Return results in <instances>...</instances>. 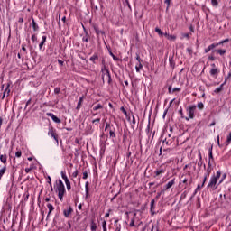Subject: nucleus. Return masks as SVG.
I'll use <instances>...</instances> for the list:
<instances>
[{
    "label": "nucleus",
    "instance_id": "obj_35",
    "mask_svg": "<svg viewBox=\"0 0 231 231\" xmlns=\"http://www.w3.org/2000/svg\"><path fill=\"white\" fill-rule=\"evenodd\" d=\"M155 32L156 33H158V35H160V37H163V32L162 31V29L156 27Z\"/></svg>",
    "mask_w": 231,
    "mask_h": 231
},
{
    "label": "nucleus",
    "instance_id": "obj_25",
    "mask_svg": "<svg viewBox=\"0 0 231 231\" xmlns=\"http://www.w3.org/2000/svg\"><path fill=\"white\" fill-rule=\"evenodd\" d=\"M94 30H95L97 35H100V34L101 35H106V32L104 31H101L100 29H98L97 26H95Z\"/></svg>",
    "mask_w": 231,
    "mask_h": 231
},
{
    "label": "nucleus",
    "instance_id": "obj_30",
    "mask_svg": "<svg viewBox=\"0 0 231 231\" xmlns=\"http://www.w3.org/2000/svg\"><path fill=\"white\" fill-rule=\"evenodd\" d=\"M208 158L210 162H214V155L212 154V146L208 149Z\"/></svg>",
    "mask_w": 231,
    "mask_h": 231
},
{
    "label": "nucleus",
    "instance_id": "obj_24",
    "mask_svg": "<svg viewBox=\"0 0 231 231\" xmlns=\"http://www.w3.org/2000/svg\"><path fill=\"white\" fill-rule=\"evenodd\" d=\"M114 226H115V231L122 230V225L118 224V220L115 221Z\"/></svg>",
    "mask_w": 231,
    "mask_h": 231
},
{
    "label": "nucleus",
    "instance_id": "obj_40",
    "mask_svg": "<svg viewBox=\"0 0 231 231\" xmlns=\"http://www.w3.org/2000/svg\"><path fill=\"white\" fill-rule=\"evenodd\" d=\"M47 183H49L50 187H51V192H53V186L51 184V177L48 176V181Z\"/></svg>",
    "mask_w": 231,
    "mask_h": 231
},
{
    "label": "nucleus",
    "instance_id": "obj_31",
    "mask_svg": "<svg viewBox=\"0 0 231 231\" xmlns=\"http://www.w3.org/2000/svg\"><path fill=\"white\" fill-rule=\"evenodd\" d=\"M90 62H93V64H96V60H98V55L94 54L92 57L89 59Z\"/></svg>",
    "mask_w": 231,
    "mask_h": 231
},
{
    "label": "nucleus",
    "instance_id": "obj_4",
    "mask_svg": "<svg viewBox=\"0 0 231 231\" xmlns=\"http://www.w3.org/2000/svg\"><path fill=\"white\" fill-rule=\"evenodd\" d=\"M165 172H167V165L162 164L155 170L153 177L156 178V180H160Z\"/></svg>",
    "mask_w": 231,
    "mask_h": 231
},
{
    "label": "nucleus",
    "instance_id": "obj_44",
    "mask_svg": "<svg viewBox=\"0 0 231 231\" xmlns=\"http://www.w3.org/2000/svg\"><path fill=\"white\" fill-rule=\"evenodd\" d=\"M109 53H110L111 57L113 58V60H114L115 61L120 60V59H119L118 57H116L115 54H113V52L110 51Z\"/></svg>",
    "mask_w": 231,
    "mask_h": 231
},
{
    "label": "nucleus",
    "instance_id": "obj_58",
    "mask_svg": "<svg viewBox=\"0 0 231 231\" xmlns=\"http://www.w3.org/2000/svg\"><path fill=\"white\" fill-rule=\"evenodd\" d=\"M83 180H88V171H85L83 172Z\"/></svg>",
    "mask_w": 231,
    "mask_h": 231
},
{
    "label": "nucleus",
    "instance_id": "obj_2",
    "mask_svg": "<svg viewBox=\"0 0 231 231\" xmlns=\"http://www.w3.org/2000/svg\"><path fill=\"white\" fill-rule=\"evenodd\" d=\"M101 73H102V80L105 82L106 79L108 84L111 85L113 82V79H111V72H109V69L104 65L101 69Z\"/></svg>",
    "mask_w": 231,
    "mask_h": 231
},
{
    "label": "nucleus",
    "instance_id": "obj_64",
    "mask_svg": "<svg viewBox=\"0 0 231 231\" xmlns=\"http://www.w3.org/2000/svg\"><path fill=\"white\" fill-rule=\"evenodd\" d=\"M229 79H231V70L229 71V73H228V75H227L226 80H228Z\"/></svg>",
    "mask_w": 231,
    "mask_h": 231
},
{
    "label": "nucleus",
    "instance_id": "obj_47",
    "mask_svg": "<svg viewBox=\"0 0 231 231\" xmlns=\"http://www.w3.org/2000/svg\"><path fill=\"white\" fill-rule=\"evenodd\" d=\"M185 198H187V191H184V192L180 195V200L182 201V199H185Z\"/></svg>",
    "mask_w": 231,
    "mask_h": 231
},
{
    "label": "nucleus",
    "instance_id": "obj_21",
    "mask_svg": "<svg viewBox=\"0 0 231 231\" xmlns=\"http://www.w3.org/2000/svg\"><path fill=\"white\" fill-rule=\"evenodd\" d=\"M9 95H10V84H7L2 98H5V97L6 96L8 97Z\"/></svg>",
    "mask_w": 231,
    "mask_h": 231
},
{
    "label": "nucleus",
    "instance_id": "obj_12",
    "mask_svg": "<svg viewBox=\"0 0 231 231\" xmlns=\"http://www.w3.org/2000/svg\"><path fill=\"white\" fill-rule=\"evenodd\" d=\"M198 167L201 169L204 165V169H207V165L203 164V157L201 156V153L199 154V162H198Z\"/></svg>",
    "mask_w": 231,
    "mask_h": 231
},
{
    "label": "nucleus",
    "instance_id": "obj_51",
    "mask_svg": "<svg viewBox=\"0 0 231 231\" xmlns=\"http://www.w3.org/2000/svg\"><path fill=\"white\" fill-rule=\"evenodd\" d=\"M136 60H137V62H140V63H143V60H142V58H140V54H136Z\"/></svg>",
    "mask_w": 231,
    "mask_h": 231
},
{
    "label": "nucleus",
    "instance_id": "obj_38",
    "mask_svg": "<svg viewBox=\"0 0 231 231\" xmlns=\"http://www.w3.org/2000/svg\"><path fill=\"white\" fill-rule=\"evenodd\" d=\"M83 42H89V36L88 35V32H86V35L82 37Z\"/></svg>",
    "mask_w": 231,
    "mask_h": 231
},
{
    "label": "nucleus",
    "instance_id": "obj_29",
    "mask_svg": "<svg viewBox=\"0 0 231 231\" xmlns=\"http://www.w3.org/2000/svg\"><path fill=\"white\" fill-rule=\"evenodd\" d=\"M208 178H210V175H208V173H204V179L201 187H205V183H207V180H208Z\"/></svg>",
    "mask_w": 231,
    "mask_h": 231
},
{
    "label": "nucleus",
    "instance_id": "obj_45",
    "mask_svg": "<svg viewBox=\"0 0 231 231\" xmlns=\"http://www.w3.org/2000/svg\"><path fill=\"white\" fill-rule=\"evenodd\" d=\"M179 115H180V117H181V118H185V116H184V114H183V108H182L181 106L180 107Z\"/></svg>",
    "mask_w": 231,
    "mask_h": 231
},
{
    "label": "nucleus",
    "instance_id": "obj_27",
    "mask_svg": "<svg viewBox=\"0 0 231 231\" xmlns=\"http://www.w3.org/2000/svg\"><path fill=\"white\" fill-rule=\"evenodd\" d=\"M85 192H86V198L89 196V181H87L85 183Z\"/></svg>",
    "mask_w": 231,
    "mask_h": 231
},
{
    "label": "nucleus",
    "instance_id": "obj_52",
    "mask_svg": "<svg viewBox=\"0 0 231 231\" xmlns=\"http://www.w3.org/2000/svg\"><path fill=\"white\" fill-rule=\"evenodd\" d=\"M165 5H167V10L171 7V0H164Z\"/></svg>",
    "mask_w": 231,
    "mask_h": 231
},
{
    "label": "nucleus",
    "instance_id": "obj_32",
    "mask_svg": "<svg viewBox=\"0 0 231 231\" xmlns=\"http://www.w3.org/2000/svg\"><path fill=\"white\" fill-rule=\"evenodd\" d=\"M198 109H199V111H203V109H205V105L203 104V102H199L197 104Z\"/></svg>",
    "mask_w": 231,
    "mask_h": 231
},
{
    "label": "nucleus",
    "instance_id": "obj_59",
    "mask_svg": "<svg viewBox=\"0 0 231 231\" xmlns=\"http://www.w3.org/2000/svg\"><path fill=\"white\" fill-rule=\"evenodd\" d=\"M208 60H212V61L216 60V57H214V55L208 56Z\"/></svg>",
    "mask_w": 231,
    "mask_h": 231
},
{
    "label": "nucleus",
    "instance_id": "obj_55",
    "mask_svg": "<svg viewBox=\"0 0 231 231\" xmlns=\"http://www.w3.org/2000/svg\"><path fill=\"white\" fill-rule=\"evenodd\" d=\"M73 178H77L79 176V170H75V171L72 173Z\"/></svg>",
    "mask_w": 231,
    "mask_h": 231
},
{
    "label": "nucleus",
    "instance_id": "obj_34",
    "mask_svg": "<svg viewBox=\"0 0 231 231\" xmlns=\"http://www.w3.org/2000/svg\"><path fill=\"white\" fill-rule=\"evenodd\" d=\"M224 86H225V83L221 84L220 87H218L215 89V93H221V91H223Z\"/></svg>",
    "mask_w": 231,
    "mask_h": 231
},
{
    "label": "nucleus",
    "instance_id": "obj_3",
    "mask_svg": "<svg viewBox=\"0 0 231 231\" xmlns=\"http://www.w3.org/2000/svg\"><path fill=\"white\" fill-rule=\"evenodd\" d=\"M196 109H197L196 105H191L186 108V113L188 115V117H185V120H187V122H189V120H194V117L196 116H195Z\"/></svg>",
    "mask_w": 231,
    "mask_h": 231
},
{
    "label": "nucleus",
    "instance_id": "obj_16",
    "mask_svg": "<svg viewBox=\"0 0 231 231\" xmlns=\"http://www.w3.org/2000/svg\"><path fill=\"white\" fill-rule=\"evenodd\" d=\"M214 48H217V44H214V43L210 44L209 46H208V47L204 50V51H205V53H208V51L214 50Z\"/></svg>",
    "mask_w": 231,
    "mask_h": 231
},
{
    "label": "nucleus",
    "instance_id": "obj_19",
    "mask_svg": "<svg viewBox=\"0 0 231 231\" xmlns=\"http://www.w3.org/2000/svg\"><path fill=\"white\" fill-rule=\"evenodd\" d=\"M92 107H93L92 109L93 111H98L100 109H104V106H102L101 104H97V105L93 104Z\"/></svg>",
    "mask_w": 231,
    "mask_h": 231
},
{
    "label": "nucleus",
    "instance_id": "obj_46",
    "mask_svg": "<svg viewBox=\"0 0 231 231\" xmlns=\"http://www.w3.org/2000/svg\"><path fill=\"white\" fill-rule=\"evenodd\" d=\"M90 230H91V231H97V224L92 223V224H91V226H90Z\"/></svg>",
    "mask_w": 231,
    "mask_h": 231
},
{
    "label": "nucleus",
    "instance_id": "obj_14",
    "mask_svg": "<svg viewBox=\"0 0 231 231\" xmlns=\"http://www.w3.org/2000/svg\"><path fill=\"white\" fill-rule=\"evenodd\" d=\"M46 39H47L46 36H42V41H41V42H40V44H39V50H40L41 51H44V49H42V47H43L44 44L46 43Z\"/></svg>",
    "mask_w": 231,
    "mask_h": 231
},
{
    "label": "nucleus",
    "instance_id": "obj_39",
    "mask_svg": "<svg viewBox=\"0 0 231 231\" xmlns=\"http://www.w3.org/2000/svg\"><path fill=\"white\" fill-rule=\"evenodd\" d=\"M187 53H189V57H192V53H194V51H192V48L188 47L186 49Z\"/></svg>",
    "mask_w": 231,
    "mask_h": 231
},
{
    "label": "nucleus",
    "instance_id": "obj_17",
    "mask_svg": "<svg viewBox=\"0 0 231 231\" xmlns=\"http://www.w3.org/2000/svg\"><path fill=\"white\" fill-rule=\"evenodd\" d=\"M47 208L49 209L48 215H47V219L50 217V215L51 212L55 210V208L51 204H47Z\"/></svg>",
    "mask_w": 231,
    "mask_h": 231
},
{
    "label": "nucleus",
    "instance_id": "obj_28",
    "mask_svg": "<svg viewBox=\"0 0 231 231\" xmlns=\"http://www.w3.org/2000/svg\"><path fill=\"white\" fill-rule=\"evenodd\" d=\"M155 205H156V201L154 199H152L151 201V207H150V210H151L152 214H154Z\"/></svg>",
    "mask_w": 231,
    "mask_h": 231
},
{
    "label": "nucleus",
    "instance_id": "obj_48",
    "mask_svg": "<svg viewBox=\"0 0 231 231\" xmlns=\"http://www.w3.org/2000/svg\"><path fill=\"white\" fill-rule=\"evenodd\" d=\"M21 156H23V152L17 151V152H15V157H16V158H21Z\"/></svg>",
    "mask_w": 231,
    "mask_h": 231
},
{
    "label": "nucleus",
    "instance_id": "obj_33",
    "mask_svg": "<svg viewBox=\"0 0 231 231\" xmlns=\"http://www.w3.org/2000/svg\"><path fill=\"white\" fill-rule=\"evenodd\" d=\"M5 172H6V165H5L2 169H0V180L5 175Z\"/></svg>",
    "mask_w": 231,
    "mask_h": 231
},
{
    "label": "nucleus",
    "instance_id": "obj_63",
    "mask_svg": "<svg viewBox=\"0 0 231 231\" xmlns=\"http://www.w3.org/2000/svg\"><path fill=\"white\" fill-rule=\"evenodd\" d=\"M18 23H20V24H23V23H24V19L23 17H20L18 19Z\"/></svg>",
    "mask_w": 231,
    "mask_h": 231
},
{
    "label": "nucleus",
    "instance_id": "obj_5",
    "mask_svg": "<svg viewBox=\"0 0 231 231\" xmlns=\"http://www.w3.org/2000/svg\"><path fill=\"white\" fill-rule=\"evenodd\" d=\"M48 136H51L56 143V145H59V134H57V129L53 126L49 127Z\"/></svg>",
    "mask_w": 231,
    "mask_h": 231
},
{
    "label": "nucleus",
    "instance_id": "obj_37",
    "mask_svg": "<svg viewBox=\"0 0 231 231\" xmlns=\"http://www.w3.org/2000/svg\"><path fill=\"white\" fill-rule=\"evenodd\" d=\"M65 185L67 187L68 192H69V190H71V181L68 180L67 182H65Z\"/></svg>",
    "mask_w": 231,
    "mask_h": 231
},
{
    "label": "nucleus",
    "instance_id": "obj_26",
    "mask_svg": "<svg viewBox=\"0 0 231 231\" xmlns=\"http://www.w3.org/2000/svg\"><path fill=\"white\" fill-rule=\"evenodd\" d=\"M60 174H61V178L65 181V183L69 181V179H68V175H66V171H62L60 172Z\"/></svg>",
    "mask_w": 231,
    "mask_h": 231
},
{
    "label": "nucleus",
    "instance_id": "obj_61",
    "mask_svg": "<svg viewBox=\"0 0 231 231\" xmlns=\"http://www.w3.org/2000/svg\"><path fill=\"white\" fill-rule=\"evenodd\" d=\"M176 91H181V88H174L172 89V93H176Z\"/></svg>",
    "mask_w": 231,
    "mask_h": 231
},
{
    "label": "nucleus",
    "instance_id": "obj_41",
    "mask_svg": "<svg viewBox=\"0 0 231 231\" xmlns=\"http://www.w3.org/2000/svg\"><path fill=\"white\" fill-rule=\"evenodd\" d=\"M212 177L219 180V178H221V171H217L216 174L212 175Z\"/></svg>",
    "mask_w": 231,
    "mask_h": 231
},
{
    "label": "nucleus",
    "instance_id": "obj_49",
    "mask_svg": "<svg viewBox=\"0 0 231 231\" xmlns=\"http://www.w3.org/2000/svg\"><path fill=\"white\" fill-rule=\"evenodd\" d=\"M205 173H206V174H208V175L210 176V174L212 173V168L207 167Z\"/></svg>",
    "mask_w": 231,
    "mask_h": 231
},
{
    "label": "nucleus",
    "instance_id": "obj_43",
    "mask_svg": "<svg viewBox=\"0 0 231 231\" xmlns=\"http://www.w3.org/2000/svg\"><path fill=\"white\" fill-rule=\"evenodd\" d=\"M136 216V213L134 214V217L131 219L130 221V226H136V225H134V217Z\"/></svg>",
    "mask_w": 231,
    "mask_h": 231
},
{
    "label": "nucleus",
    "instance_id": "obj_53",
    "mask_svg": "<svg viewBox=\"0 0 231 231\" xmlns=\"http://www.w3.org/2000/svg\"><path fill=\"white\" fill-rule=\"evenodd\" d=\"M168 39L170 41H176V36L175 35H168Z\"/></svg>",
    "mask_w": 231,
    "mask_h": 231
},
{
    "label": "nucleus",
    "instance_id": "obj_18",
    "mask_svg": "<svg viewBox=\"0 0 231 231\" xmlns=\"http://www.w3.org/2000/svg\"><path fill=\"white\" fill-rule=\"evenodd\" d=\"M216 53H218V55H221V57H223V55H225L226 53V50L225 49H217L213 51Z\"/></svg>",
    "mask_w": 231,
    "mask_h": 231
},
{
    "label": "nucleus",
    "instance_id": "obj_54",
    "mask_svg": "<svg viewBox=\"0 0 231 231\" xmlns=\"http://www.w3.org/2000/svg\"><path fill=\"white\" fill-rule=\"evenodd\" d=\"M201 189H203V187H201V185H198L196 189H195V193L194 194H197L198 193V190H201Z\"/></svg>",
    "mask_w": 231,
    "mask_h": 231
},
{
    "label": "nucleus",
    "instance_id": "obj_15",
    "mask_svg": "<svg viewBox=\"0 0 231 231\" xmlns=\"http://www.w3.org/2000/svg\"><path fill=\"white\" fill-rule=\"evenodd\" d=\"M181 180H180L182 183H184V185H185V189H187V187L189 186V179H187L186 177L184 178L183 176L181 177ZM190 183H192V178H190V180H189V185H190Z\"/></svg>",
    "mask_w": 231,
    "mask_h": 231
},
{
    "label": "nucleus",
    "instance_id": "obj_60",
    "mask_svg": "<svg viewBox=\"0 0 231 231\" xmlns=\"http://www.w3.org/2000/svg\"><path fill=\"white\" fill-rule=\"evenodd\" d=\"M90 113H91L92 116H97V115L99 114V112H96V111H93V110H91Z\"/></svg>",
    "mask_w": 231,
    "mask_h": 231
},
{
    "label": "nucleus",
    "instance_id": "obj_13",
    "mask_svg": "<svg viewBox=\"0 0 231 231\" xmlns=\"http://www.w3.org/2000/svg\"><path fill=\"white\" fill-rule=\"evenodd\" d=\"M31 26L33 29V32H39V25L37 24V23L35 22L34 18H32V23H31Z\"/></svg>",
    "mask_w": 231,
    "mask_h": 231
},
{
    "label": "nucleus",
    "instance_id": "obj_7",
    "mask_svg": "<svg viewBox=\"0 0 231 231\" xmlns=\"http://www.w3.org/2000/svg\"><path fill=\"white\" fill-rule=\"evenodd\" d=\"M109 131V138H116V129L111 125V124L106 123L105 131Z\"/></svg>",
    "mask_w": 231,
    "mask_h": 231
},
{
    "label": "nucleus",
    "instance_id": "obj_9",
    "mask_svg": "<svg viewBox=\"0 0 231 231\" xmlns=\"http://www.w3.org/2000/svg\"><path fill=\"white\" fill-rule=\"evenodd\" d=\"M73 214V207L69 206L67 208L63 210V216L64 217L69 218L71 217V215Z\"/></svg>",
    "mask_w": 231,
    "mask_h": 231
},
{
    "label": "nucleus",
    "instance_id": "obj_36",
    "mask_svg": "<svg viewBox=\"0 0 231 231\" xmlns=\"http://www.w3.org/2000/svg\"><path fill=\"white\" fill-rule=\"evenodd\" d=\"M102 228L103 231H107V222L106 220H103L102 222Z\"/></svg>",
    "mask_w": 231,
    "mask_h": 231
},
{
    "label": "nucleus",
    "instance_id": "obj_56",
    "mask_svg": "<svg viewBox=\"0 0 231 231\" xmlns=\"http://www.w3.org/2000/svg\"><path fill=\"white\" fill-rule=\"evenodd\" d=\"M230 142H231V132L229 133V134L227 135V138H226V143H230Z\"/></svg>",
    "mask_w": 231,
    "mask_h": 231
},
{
    "label": "nucleus",
    "instance_id": "obj_50",
    "mask_svg": "<svg viewBox=\"0 0 231 231\" xmlns=\"http://www.w3.org/2000/svg\"><path fill=\"white\" fill-rule=\"evenodd\" d=\"M59 93H60V88L56 87V88H54V94H55V95H59Z\"/></svg>",
    "mask_w": 231,
    "mask_h": 231
},
{
    "label": "nucleus",
    "instance_id": "obj_10",
    "mask_svg": "<svg viewBox=\"0 0 231 231\" xmlns=\"http://www.w3.org/2000/svg\"><path fill=\"white\" fill-rule=\"evenodd\" d=\"M220 72L221 71L219 70V69H211L209 70V74L211 77H213V79H217Z\"/></svg>",
    "mask_w": 231,
    "mask_h": 231
},
{
    "label": "nucleus",
    "instance_id": "obj_11",
    "mask_svg": "<svg viewBox=\"0 0 231 231\" xmlns=\"http://www.w3.org/2000/svg\"><path fill=\"white\" fill-rule=\"evenodd\" d=\"M46 115L48 116H50V118H51V120H53V122H55V124H60V122H61L60 119L59 117H57L55 116V114L48 112Z\"/></svg>",
    "mask_w": 231,
    "mask_h": 231
},
{
    "label": "nucleus",
    "instance_id": "obj_22",
    "mask_svg": "<svg viewBox=\"0 0 231 231\" xmlns=\"http://www.w3.org/2000/svg\"><path fill=\"white\" fill-rule=\"evenodd\" d=\"M142 69H143V65L140 62H137L135 65V70L137 73H140V71H142Z\"/></svg>",
    "mask_w": 231,
    "mask_h": 231
},
{
    "label": "nucleus",
    "instance_id": "obj_23",
    "mask_svg": "<svg viewBox=\"0 0 231 231\" xmlns=\"http://www.w3.org/2000/svg\"><path fill=\"white\" fill-rule=\"evenodd\" d=\"M82 102H84V97H81L79 99V102H78V105H77V107H76V109L78 111H80V107H82Z\"/></svg>",
    "mask_w": 231,
    "mask_h": 231
},
{
    "label": "nucleus",
    "instance_id": "obj_8",
    "mask_svg": "<svg viewBox=\"0 0 231 231\" xmlns=\"http://www.w3.org/2000/svg\"><path fill=\"white\" fill-rule=\"evenodd\" d=\"M173 185H176V178H173L166 185L163 186L162 192H167V190L171 189Z\"/></svg>",
    "mask_w": 231,
    "mask_h": 231
},
{
    "label": "nucleus",
    "instance_id": "obj_6",
    "mask_svg": "<svg viewBox=\"0 0 231 231\" xmlns=\"http://www.w3.org/2000/svg\"><path fill=\"white\" fill-rule=\"evenodd\" d=\"M217 181H219V180H217L216 177L211 176L209 182L207 186V189L216 190V189H217Z\"/></svg>",
    "mask_w": 231,
    "mask_h": 231
},
{
    "label": "nucleus",
    "instance_id": "obj_20",
    "mask_svg": "<svg viewBox=\"0 0 231 231\" xmlns=\"http://www.w3.org/2000/svg\"><path fill=\"white\" fill-rule=\"evenodd\" d=\"M8 160V156L6 154H0V162L4 163V165H6V162Z\"/></svg>",
    "mask_w": 231,
    "mask_h": 231
},
{
    "label": "nucleus",
    "instance_id": "obj_1",
    "mask_svg": "<svg viewBox=\"0 0 231 231\" xmlns=\"http://www.w3.org/2000/svg\"><path fill=\"white\" fill-rule=\"evenodd\" d=\"M54 190L56 194H58V198L60 201H64V195L66 194V186H64V182L62 180H56L54 184Z\"/></svg>",
    "mask_w": 231,
    "mask_h": 231
},
{
    "label": "nucleus",
    "instance_id": "obj_42",
    "mask_svg": "<svg viewBox=\"0 0 231 231\" xmlns=\"http://www.w3.org/2000/svg\"><path fill=\"white\" fill-rule=\"evenodd\" d=\"M211 5L216 8L219 5V2L217 0H211Z\"/></svg>",
    "mask_w": 231,
    "mask_h": 231
},
{
    "label": "nucleus",
    "instance_id": "obj_62",
    "mask_svg": "<svg viewBox=\"0 0 231 231\" xmlns=\"http://www.w3.org/2000/svg\"><path fill=\"white\" fill-rule=\"evenodd\" d=\"M31 39L33 42H35V41H37V36L33 34Z\"/></svg>",
    "mask_w": 231,
    "mask_h": 231
},
{
    "label": "nucleus",
    "instance_id": "obj_57",
    "mask_svg": "<svg viewBox=\"0 0 231 231\" xmlns=\"http://www.w3.org/2000/svg\"><path fill=\"white\" fill-rule=\"evenodd\" d=\"M98 123H100V117H97V119H94L92 121V124H98Z\"/></svg>",
    "mask_w": 231,
    "mask_h": 231
}]
</instances>
